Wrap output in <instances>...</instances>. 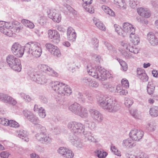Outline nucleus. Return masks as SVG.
I'll return each mask as SVG.
<instances>
[{"label":"nucleus","mask_w":158,"mask_h":158,"mask_svg":"<svg viewBox=\"0 0 158 158\" xmlns=\"http://www.w3.org/2000/svg\"><path fill=\"white\" fill-rule=\"evenodd\" d=\"M87 71L89 74L100 81H104L108 78H112L111 73L100 66H94L91 64H88Z\"/></svg>","instance_id":"f257e3e1"},{"label":"nucleus","mask_w":158,"mask_h":158,"mask_svg":"<svg viewBox=\"0 0 158 158\" xmlns=\"http://www.w3.org/2000/svg\"><path fill=\"white\" fill-rule=\"evenodd\" d=\"M97 99L98 105L105 110L112 112H115L117 110V102L113 99L101 95L98 96Z\"/></svg>","instance_id":"f03ea898"},{"label":"nucleus","mask_w":158,"mask_h":158,"mask_svg":"<svg viewBox=\"0 0 158 158\" xmlns=\"http://www.w3.org/2000/svg\"><path fill=\"white\" fill-rule=\"evenodd\" d=\"M51 86L53 90L61 96H69L72 93L70 87L65 84L59 81L52 82Z\"/></svg>","instance_id":"7ed1b4c3"},{"label":"nucleus","mask_w":158,"mask_h":158,"mask_svg":"<svg viewBox=\"0 0 158 158\" xmlns=\"http://www.w3.org/2000/svg\"><path fill=\"white\" fill-rule=\"evenodd\" d=\"M121 47L119 48V51L126 58H131V55L128 52L133 53L134 54L137 53L139 49L137 48H134L132 46L128 43L122 42L121 44Z\"/></svg>","instance_id":"20e7f679"},{"label":"nucleus","mask_w":158,"mask_h":158,"mask_svg":"<svg viewBox=\"0 0 158 158\" xmlns=\"http://www.w3.org/2000/svg\"><path fill=\"white\" fill-rule=\"evenodd\" d=\"M28 45H29V52L33 56L36 58L40 56L42 50L40 43L35 42H30Z\"/></svg>","instance_id":"39448f33"},{"label":"nucleus","mask_w":158,"mask_h":158,"mask_svg":"<svg viewBox=\"0 0 158 158\" xmlns=\"http://www.w3.org/2000/svg\"><path fill=\"white\" fill-rule=\"evenodd\" d=\"M11 24L9 22L0 21V31L5 35L9 36L13 35L12 31L10 30Z\"/></svg>","instance_id":"423d86ee"},{"label":"nucleus","mask_w":158,"mask_h":158,"mask_svg":"<svg viewBox=\"0 0 158 158\" xmlns=\"http://www.w3.org/2000/svg\"><path fill=\"white\" fill-rule=\"evenodd\" d=\"M144 133L142 130L134 129L131 130L129 133V136L132 140L138 141L143 137Z\"/></svg>","instance_id":"0eeeda50"},{"label":"nucleus","mask_w":158,"mask_h":158,"mask_svg":"<svg viewBox=\"0 0 158 158\" xmlns=\"http://www.w3.org/2000/svg\"><path fill=\"white\" fill-rule=\"evenodd\" d=\"M11 50L14 55L18 57H22L24 52V48L18 43H15L13 44Z\"/></svg>","instance_id":"6e6552de"},{"label":"nucleus","mask_w":158,"mask_h":158,"mask_svg":"<svg viewBox=\"0 0 158 158\" xmlns=\"http://www.w3.org/2000/svg\"><path fill=\"white\" fill-rule=\"evenodd\" d=\"M57 152L65 158H73L74 156V154L73 151L66 147H60L57 150Z\"/></svg>","instance_id":"1a4fd4ad"},{"label":"nucleus","mask_w":158,"mask_h":158,"mask_svg":"<svg viewBox=\"0 0 158 158\" xmlns=\"http://www.w3.org/2000/svg\"><path fill=\"white\" fill-rule=\"evenodd\" d=\"M23 114L25 117L31 123L35 125L39 124L40 119L35 114L33 113L28 110H24Z\"/></svg>","instance_id":"9d476101"},{"label":"nucleus","mask_w":158,"mask_h":158,"mask_svg":"<svg viewBox=\"0 0 158 158\" xmlns=\"http://www.w3.org/2000/svg\"><path fill=\"white\" fill-rule=\"evenodd\" d=\"M48 38L51 41L55 44H58L60 40V34L55 30H49L48 31Z\"/></svg>","instance_id":"9b49d317"},{"label":"nucleus","mask_w":158,"mask_h":158,"mask_svg":"<svg viewBox=\"0 0 158 158\" xmlns=\"http://www.w3.org/2000/svg\"><path fill=\"white\" fill-rule=\"evenodd\" d=\"M135 29L133 26L128 23H125L123 25V36H125L127 35H131L135 34Z\"/></svg>","instance_id":"f8f14e48"},{"label":"nucleus","mask_w":158,"mask_h":158,"mask_svg":"<svg viewBox=\"0 0 158 158\" xmlns=\"http://www.w3.org/2000/svg\"><path fill=\"white\" fill-rule=\"evenodd\" d=\"M36 130L37 132L38 133L35 135L36 138L38 140L40 141H43V139L45 136L46 131V129L44 127L40 124H38L36 126Z\"/></svg>","instance_id":"ddd939ff"},{"label":"nucleus","mask_w":158,"mask_h":158,"mask_svg":"<svg viewBox=\"0 0 158 158\" xmlns=\"http://www.w3.org/2000/svg\"><path fill=\"white\" fill-rule=\"evenodd\" d=\"M49 18L52 19L54 22L59 23L61 19V16L58 11L55 9H51L48 12Z\"/></svg>","instance_id":"4468645a"},{"label":"nucleus","mask_w":158,"mask_h":158,"mask_svg":"<svg viewBox=\"0 0 158 158\" xmlns=\"http://www.w3.org/2000/svg\"><path fill=\"white\" fill-rule=\"evenodd\" d=\"M10 67L15 71L20 72L21 70V65L20 60H6Z\"/></svg>","instance_id":"2eb2a0df"},{"label":"nucleus","mask_w":158,"mask_h":158,"mask_svg":"<svg viewBox=\"0 0 158 158\" xmlns=\"http://www.w3.org/2000/svg\"><path fill=\"white\" fill-rule=\"evenodd\" d=\"M89 112L92 118L95 121L101 123L103 120L104 118L103 115L97 110L90 109L89 110Z\"/></svg>","instance_id":"dca6fc26"},{"label":"nucleus","mask_w":158,"mask_h":158,"mask_svg":"<svg viewBox=\"0 0 158 158\" xmlns=\"http://www.w3.org/2000/svg\"><path fill=\"white\" fill-rule=\"evenodd\" d=\"M45 46L47 49L52 54L58 57L61 56L60 51L57 46L49 43L46 44Z\"/></svg>","instance_id":"f3484780"},{"label":"nucleus","mask_w":158,"mask_h":158,"mask_svg":"<svg viewBox=\"0 0 158 158\" xmlns=\"http://www.w3.org/2000/svg\"><path fill=\"white\" fill-rule=\"evenodd\" d=\"M31 79L40 84H44L47 82V79L43 75H36L31 73L30 75Z\"/></svg>","instance_id":"a211bd4d"},{"label":"nucleus","mask_w":158,"mask_h":158,"mask_svg":"<svg viewBox=\"0 0 158 158\" xmlns=\"http://www.w3.org/2000/svg\"><path fill=\"white\" fill-rule=\"evenodd\" d=\"M79 125L76 122H71L68 123L67 127L71 131L76 135H79Z\"/></svg>","instance_id":"6ab92c4d"},{"label":"nucleus","mask_w":158,"mask_h":158,"mask_svg":"<svg viewBox=\"0 0 158 158\" xmlns=\"http://www.w3.org/2000/svg\"><path fill=\"white\" fill-rule=\"evenodd\" d=\"M68 39L72 42L75 41L77 37L76 33L75 30L71 27H69L67 30Z\"/></svg>","instance_id":"aec40b11"},{"label":"nucleus","mask_w":158,"mask_h":158,"mask_svg":"<svg viewBox=\"0 0 158 158\" xmlns=\"http://www.w3.org/2000/svg\"><path fill=\"white\" fill-rule=\"evenodd\" d=\"M147 38L152 45L156 46L158 44V39L153 32H149L147 35Z\"/></svg>","instance_id":"412c9836"},{"label":"nucleus","mask_w":158,"mask_h":158,"mask_svg":"<svg viewBox=\"0 0 158 158\" xmlns=\"http://www.w3.org/2000/svg\"><path fill=\"white\" fill-rule=\"evenodd\" d=\"M121 144L123 148L127 149L132 148L136 145L135 142L129 138L123 139L122 142Z\"/></svg>","instance_id":"4be33fe9"},{"label":"nucleus","mask_w":158,"mask_h":158,"mask_svg":"<svg viewBox=\"0 0 158 158\" xmlns=\"http://www.w3.org/2000/svg\"><path fill=\"white\" fill-rule=\"evenodd\" d=\"M84 83L90 87L93 88H97L99 85L98 81L89 77H86L83 79Z\"/></svg>","instance_id":"5701e85b"},{"label":"nucleus","mask_w":158,"mask_h":158,"mask_svg":"<svg viewBox=\"0 0 158 158\" xmlns=\"http://www.w3.org/2000/svg\"><path fill=\"white\" fill-rule=\"evenodd\" d=\"M137 77L143 81H147L148 80V77L144 69L140 68H137Z\"/></svg>","instance_id":"b1692460"},{"label":"nucleus","mask_w":158,"mask_h":158,"mask_svg":"<svg viewBox=\"0 0 158 158\" xmlns=\"http://www.w3.org/2000/svg\"><path fill=\"white\" fill-rule=\"evenodd\" d=\"M84 135L85 139L90 142L96 143L98 142V139L96 138L90 131H86Z\"/></svg>","instance_id":"393cba45"},{"label":"nucleus","mask_w":158,"mask_h":158,"mask_svg":"<svg viewBox=\"0 0 158 158\" xmlns=\"http://www.w3.org/2000/svg\"><path fill=\"white\" fill-rule=\"evenodd\" d=\"M137 11L138 14L143 17L148 18L150 16V13L147 8L140 7L137 9Z\"/></svg>","instance_id":"a878e982"},{"label":"nucleus","mask_w":158,"mask_h":158,"mask_svg":"<svg viewBox=\"0 0 158 158\" xmlns=\"http://www.w3.org/2000/svg\"><path fill=\"white\" fill-rule=\"evenodd\" d=\"M16 132L19 138L22 139H24V141L27 142L28 141L29 139L27 137L28 134L27 131L23 130L21 129L19 131H17Z\"/></svg>","instance_id":"bb28decb"},{"label":"nucleus","mask_w":158,"mask_h":158,"mask_svg":"<svg viewBox=\"0 0 158 158\" xmlns=\"http://www.w3.org/2000/svg\"><path fill=\"white\" fill-rule=\"evenodd\" d=\"M69 110L75 114H78L79 112V104L77 102H74L69 106Z\"/></svg>","instance_id":"cd10ccee"},{"label":"nucleus","mask_w":158,"mask_h":158,"mask_svg":"<svg viewBox=\"0 0 158 158\" xmlns=\"http://www.w3.org/2000/svg\"><path fill=\"white\" fill-rule=\"evenodd\" d=\"M3 101L13 105H15L17 103L15 99L7 94L5 95Z\"/></svg>","instance_id":"c85d7f7f"},{"label":"nucleus","mask_w":158,"mask_h":158,"mask_svg":"<svg viewBox=\"0 0 158 158\" xmlns=\"http://www.w3.org/2000/svg\"><path fill=\"white\" fill-rule=\"evenodd\" d=\"M130 113L131 115L135 119H140L142 117L141 113L136 109L131 110Z\"/></svg>","instance_id":"c756f323"},{"label":"nucleus","mask_w":158,"mask_h":158,"mask_svg":"<svg viewBox=\"0 0 158 158\" xmlns=\"http://www.w3.org/2000/svg\"><path fill=\"white\" fill-rule=\"evenodd\" d=\"M94 22L96 26L100 30L103 31L106 30V27L104 25L99 19L94 18Z\"/></svg>","instance_id":"7c9ffc66"},{"label":"nucleus","mask_w":158,"mask_h":158,"mask_svg":"<svg viewBox=\"0 0 158 158\" xmlns=\"http://www.w3.org/2000/svg\"><path fill=\"white\" fill-rule=\"evenodd\" d=\"M131 41L134 45H138L140 42V39L138 36L135 34H133L130 35Z\"/></svg>","instance_id":"2f4dec72"},{"label":"nucleus","mask_w":158,"mask_h":158,"mask_svg":"<svg viewBox=\"0 0 158 158\" xmlns=\"http://www.w3.org/2000/svg\"><path fill=\"white\" fill-rule=\"evenodd\" d=\"M21 22L25 26L30 29H32L35 27L34 23L28 20L23 19L21 20Z\"/></svg>","instance_id":"473e14b6"},{"label":"nucleus","mask_w":158,"mask_h":158,"mask_svg":"<svg viewBox=\"0 0 158 158\" xmlns=\"http://www.w3.org/2000/svg\"><path fill=\"white\" fill-rule=\"evenodd\" d=\"M149 113L152 117L158 116V107L154 106L151 108L149 110Z\"/></svg>","instance_id":"72a5a7b5"},{"label":"nucleus","mask_w":158,"mask_h":158,"mask_svg":"<svg viewBox=\"0 0 158 158\" xmlns=\"http://www.w3.org/2000/svg\"><path fill=\"white\" fill-rule=\"evenodd\" d=\"M155 89V86L152 82H149L147 87L148 93L150 95L153 94Z\"/></svg>","instance_id":"f704fd0d"},{"label":"nucleus","mask_w":158,"mask_h":158,"mask_svg":"<svg viewBox=\"0 0 158 158\" xmlns=\"http://www.w3.org/2000/svg\"><path fill=\"white\" fill-rule=\"evenodd\" d=\"M88 3H83L82 6L87 11L90 13H93L94 12V9Z\"/></svg>","instance_id":"c9c22d12"},{"label":"nucleus","mask_w":158,"mask_h":158,"mask_svg":"<svg viewBox=\"0 0 158 158\" xmlns=\"http://www.w3.org/2000/svg\"><path fill=\"white\" fill-rule=\"evenodd\" d=\"M114 3L122 9H126V6L124 0H114Z\"/></svg>","instance_id":"e433bc0d"},{"label":"nucleus","mask_w":158,"mask_h":158,"mask_svg":"<svg viewBox=\"0 0 158 158\" xmlns=\"http://www.w3.org/2000/svg\"><path fill=\"white\" fill-rule=\"evenodd\" d=\"M147 127L150 131H154L156 128L155 123L152 121L148 123L147 124Z\"/></svg>","instance_id":"4c0bfd02"},{"label":"nucleus","mask_w":158,"mask_h":158,"mask_svg":"<svg viewBox=\"0 0 158 158\" xmlns=\"http://www.w3.org/2000/svg\"><path fill=\"white\" fill-rule=\"evenodd\" d=\"M78 137L79 135H76L75 134H74L72 138H70L72 144L76 147H77L78 146L79 143Z\"/></svg>","instance_id":"58836bf2"},{"label":"nucleus","mask_w":158,"mask_h":158,"mask_svg":"<svg viewBox=\"0 0 158 158\" xmlns=\"http://www.w3.org/2000/svg\"><path fill=\"white\" fill-rule=\"evenodd\" d=\"M88 113L86 109L83 107L80 108V116L82 118H85L88 116Z\"/></svg>","instance_id":"ea45409f"},{"label":"nucleus","mask_w":158,"mask_h":158,"mask_svg":"<svg viewBox=\"0 0 158 158\" xmlns=\"http://www.w3.org/2000/svg\"><path fill=\"white\" fill-rule=\"evenodd\" d=\"M21 98L27 102H29L32 100L31 97L28 95L23 93H22L20 94Z\"/></svg>","instance_id":"a19ab883"},{"label":"nucleus","mask_w":158,"mask_h":158,"mask_svg":"<svg viewBox=\"0 0 158 158\" xmlns=\"http://www.w3.org/2000/svg\"><path fill=\"white\" fill-rule=\"evenodd\" d=\"M97 156L99 158H105L107 155V152L102 150H98L96 152Z\"/></svg>","instance_id":"79ce46f5"},{"label":"nucleus","mask_w":158,"mask_h":158,"mask_svg":"<svg viewBox=\"0 0 158 158\" xmlns=\"http://www.w3.org/2000/svg\"><path fill=\"white\" fill-rule=\"evenodd\" d=\"M133 100L131 98H125L124 99V103L125 106L127 107H130L133 104Z\"/></svg>","instance_id":"37998d69"},{"label":"nucleus","mask_w":158,"mask_h":158,"mask_svg":"<svg viewBox=\"0 0 158 158\" xmlns=\"http://www.w3.org/2000/svg\"><path fill=\"white\" fill-rule=\"evenodd\" d=\"M47 73L53 77H57L58 74L52 68L49 67L47 71Z\"/></svg>","instance_id":"c03bdc74"},{"label":"nucleus","mask_w":158,"mask_h":158,"mask_svg":"<svg viewBox=\"0 0 158 158\" xmlns=\"http://www.w3.org/2000/svg\"><path fill=\"white\" fill-rule=\"evenodd\" d=\"M110 149L111 151L116 155L119 156H121V155L120 152L115 146L112 145L110 147Z\"/></svg>","instance_id":"a18cd8bd"},{"label":"nucleus","mask_w":158,"mask_h":158,"mask_svg":"<svg viewBox=\"0 0 158 158\" xmlns=\"http://www.w3.org/2000/svg\"><path fill=\"white\" fill-rule=\"evenodd\" d=\"M86 126H87L90 129L94 130L96 127V124L95 123L92 122H86L85 123Z\"/></svg>","instance_id":"49530a36"},{"label":"nucleus","mask_w":158,"mask_h":158,"mask_svg":"<svg viewBox=\"0 0 158 158\" xmlns=\"http://www.w3.org/2000/svg\"><path fill=\"white\" fill-rule=\"evenodd\" d=\"M104 44L107 49L110 51H112L115 52H116V49L110 43L105 42L104 43Z\"/></svg>","instance_id":"de8ad7c7"},{"label":"nucleus","mask_w":158,"mask_h":158,"mask_svg":"<svg viewBox=\"0 0 158 158\" xmlns=\"http://www.w3.org/2000/svg\"><path fill=\"white\" fill-rule=\"evenodd\" d=\"M104 88L110 91H113L114 90V87L112 85L109 83H104L103 84Z\"/></svg>","instance_id":"09e8293b"},{"label":"nucleus","mask_w":158,"mask_h":158,"mask_svg":"<svg viewBox=\"0 0 158 158\" xmlns=\"http://www.w3.org/2000/svg\"><path fill=\"white\" fill-rule=\"evenodd\" d=\"M115 31L117 32L119 35H122L123 33V28H122L121 27L118 25L115 24L114 25Z\"/></svg>","instance_id":"8fccbe9b"},{"label":"nucleus","mask_w":158,"mask_h":158,"mask_svg":"<svg viewBox=\"0 0 158 158\" xmlns=\"http://www.w3.org/2000/svg\"><path fill=\"white\" fill-rule=\"evenodd\" d=\"M38 67L39 69L46 73L49 67L45 64H40Z\"/></svg>","instance_id":"3c124183"},{"label":"nucleus","mask_w":158,"mask_h":158,"mask_svg":"<svg viewBox=\"0 0 158 158\" xmlns=\"http://www.w3.org/2000/svg\"><path fill=\"white\" fill-rule=\"evenodd\" d=\"M9 126L11 127L15 128H18L19 126V125L18 123L13 120H9Z\"/></svg>","instance_id":"603ef678"},{"label":"nucleus","mask_w":158,"mask_h":158,"mask_svg":"<svg viewBox=\"0 0 158 158\" xmlns=\"http://www.w3.org/2000/svg\"><path fill=\"white\" fill-rule=\"evenodd\" d=\"M40 109L38 112L39 115L41 118H44L46 116L45 110L42 107Z\"/></svg>","instance_id":"864d4df0"},{"label":"nucleus","mask_w":158,"mask_h":158,"mask_svg":"<svg viewBox=\"0 0 158 158\" xmlns=\"http://www.w3.org/2000/svg\"><path fill=\"white\" fill-rule=\"evenodd\" d=\"M99 41L96 38H92L91 41V43L94 46V48L97 49L98 47Z\"/></svg>","instance_id":"5fc2aeb1"},{"label":"nucleus","mask_w":158,"mask_h":158,"mask_svg":"<svg viewBox=\"0 0 158 158\" xmlns=\"http://www.w3.org/2000/svg\"><path fill=\"white\" fill-rule=\"evenodd\" d=\"M122 87L124 88H127L129 87V83L128 81L125 78L123 79L121 81Z\"/></svg>","instance_id":"6e6d98bb"},{"label":"nucleus","mask_w":158,"mask_h":158,"mask_svg":"<svg viewBox=\"0 0 158 158\" xmlns=\"http://www.w3.org/2000/svg\"><path fill=\"white\" fill-rule=\"evenodd\" d=\"M118 61L121 66L123 70L126 71L127 69V65L125 62L123 60H118Z\"/></svg>","instance_id":"4d7b16f0"},{"label":"nucleus","mask_w":158,"mask_h":158,"mask_svg":"<svg viewBox=\"0 0 158 158\" xmlns=\"http://www.w3.org/2000/svg\"><path fill=\"white\" fill-rule=\"evenodd\" d=\"M136 19L138 22L143 24L147 25L148 23V21L147 19L140 17H137Z\"/></svg>","instance_id":"13d9d810"},{"label":"nucleus","mask_w":158,"mask_h":158,"mask_svg":"<svg viewBox=\"0 0 158 158\" xmlns=\"http://www.w3.org/2000/svg\"><path fill=\"white\" fill-rule=\"evenodd\" d=\"M9 120L5 118H0V123L4 126H9Z\"/></svg>","instance_id":"bf43d9fd"},{"label":"nucleus","mask_w":158,"mask_h":158,"mask_svg":"<svg viewBox=\"0 0 158 158\" xmlns=\"http://www.w3.org/2000/svg\"><path fill=\"white\" fill-rule=\"evenodd\" d=\"M43 139L42 141H44L46 143H50L52 141V138L48 135H47L46 134Z\"/></svg>","instance_id":"052dcab7"},{"label":"nucleus","mask_w":158,"mask_h":158,"mask_svg":"<svg viewBox=\"0 0 158 158\" xmlns=\"http://www.w3.org/2000/svg\"><path fill=\"white\" fill-rule=\"evenodd\" d=\"M10 154L9 152L6 151H3L0 154V156L2 158H7Z\"/></svg>","instance_id":"680f3d73"},{"label":"nucleus","mask_w":158,"mask_h":158,"mask_svg":"<svg viewBox=\"0 0 158 158\" xmlns=\"http://www.w3.org/2000/svg\"><path fill=\"white\" fill-rule=\"evenodd\" d=\"M129 158H148L147 157H144L143 155H138L136 156L135 154H131L130 155Z\"/></svg>","instance_id":"e2e57ef3"},{"label":"nucleus","mask_w":158,"mask_h":158,"mask_svg":"<svg viewBox=\"0 0 158 158\" xmlns=\"http://www.w3.org/2000/svg\"><path fill=\"white\" fill-rule=\"evenodd\" d=\"M46 18L43 15L40 17V19L39 20V23L41 25H44L45 23Z\"/></svg>","instance_id":"0e129e2a"},{"label":"nucleus","mask_w":158,"mask_h":158,"mask_svg":"<svg viewBox=\"0 0 158 158\" xmlns=\"http://www.w3.org/2000/svg\"><path fill=\"white\" fill-rule=\"evenodd\" d=\"M137 4L136 0H130L129 5L131 7L135 8L136 7Z\"/></svg>","instance_id":"69168bd1"},{"label":"nucleus","mask_w":158,"mask_h":158,"mask_svg":"<svg viewBox=\"0 0 158 158\" xmlns=\"http://www.w3.org/2000/svg\"><path fill=\"white\" fill-rule=\"evenodd\" d=\"M20 24H21V23L17 21H15L13 22L12 23V28H13L14 29H15V28H16V27L19 26Z\"/></svg>","instance_id":"338daca9"},{"label":"nucleus","mask_w":158,"mask_h":158,"mask_svg":"<svg viewBox=\"0 0 158 158\" xmlns=\"http://www.w3.org/2000/svg\"><path fill=\"white\" fill-rule=\"evenodd\" d=\"M85 124L84 125L82 123L80 124V130H81V132L82 133L84 134V133L86 132L85 131Z\"/></svg>","instance_id":"774afa93"}]
</instances>
